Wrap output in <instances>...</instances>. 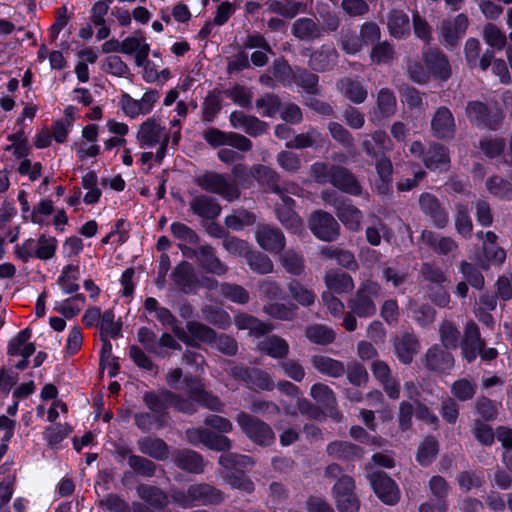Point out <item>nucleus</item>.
<instances>
[{
    "label": "nucleus",
    "mask_w": 512,
    "mask_h": 512,
    "mask_svg": "<svg viewBox=\"0 0 512 512\" xmlns=\"http://www.w3.org/2000/svg\"><path fill=\"white\" fill-rule=\"evenodd\" d=\"M330 184L344 193L359 196L362 186L355 175L346 167L335 165L331 174Z\"/></svg>",
    "instance_id": "nucleus-17"
},
{
    "label": "nucleus",
    "mask_w": 512,
    "mask_h": 512,
    "mask_svg": "<svg viewBox=\"0 0 512 512\" xmlns=\"http://www.w3.org/2000/svg\"><path fill=\"white\" fill-rule=\"evenodd\" d=\"M185 331L188 334V338L192 340V344L187 345L194 348L199 347L198 342H203L205 344L212 345L213 340H215L216 331L211 327L198 321H187Z\"/></svg>",
    "instance_id": "nucleus-30"
},
{
    "label": "nucleus",
    "mask_w": 512,
    "mask_h": 512,
    "mask_svg": "<svg viewBox=\"0 0 512 512\" xmlns=\"http://www.w3.org/2000/svg\"><path fill=\"white\" fill-rule=\"evenodd\" d=\"M287 288L291 297L300 305L308 307L314 304L316 299L315 293L300 282L292 280Z\"/></svg>",
    "instance_id": "nucleus-58"
},
{
    "label": "nucleus",
    "mask_w": 512,
    "mask_h": 512,
    "mask_svg": "<svg viewBox=\"0 0 512 512\" xmlns=\"http://www.w3.org/2000/svg\"><path fill=\"white\" fill-rule=\"evenodd\" d=\"M220 293L226 299L242 305L250 300L249 292L238 284L222 283L220 285Z\"/></svg>",
    "instance_id": "nucleus-59"
},
{
    "label": "nucleus",
    "mask_w": 512,
    "mask_h": 512,
    "mask_svg": "<svg viewBox=\"0 0 512 512\" xmlns=\"http://www.w3.org/2000/svg\"><path fill=\"white\" fill-rule=\"evenodd\" d=\"M370 485L379 499L387 505H395L400 499L399 489L385 472L375 471L368 475Z\"/></svg>",
    "instance_id": "nucleus-10"
},
{
    "label": "nucleus",
    "mask_w": 512,
    "mask_h": 512,
    "mask_svg": "<svg viewBox=\"0 0 512 512\" xmlns=\"http://www.w3.org/2000/svg\"><path fill=\"white\" fill-rule=\"evenodd\" d=\"M157 318L163 325H168L172 328L174 335L185 344H192V340L188 338L186 331L178 325L177 318L171 311L165 307H160L157 310Z\"/></svg>",
    "instance_id": "nucleus-52"
},
{
    "label": "nucleus",
    "mask_w": 512,
    "mask_h": 512,
    "mask_svg": "<svg viewBox=\"0 0 512 512\" xmlns=\"http://www.w3.org/2000/svg\"><path fill=\"white\" fill-rule=\"evenodd\" d=\"M311 397L318 402L320 405H322L325 409L330 411L331 415L336 414V398L335 394L332 391V389L329 388V386L322 384V383H316L312 385L310 390Z\"/></svg>",
    "instance_id": "nucleus-45"
},
{
    "label": "nucleus",
    "mask_w": 512,
    "mask_h": 512,
    "mask_svg": "<svg viewBox=\"0 0 512 512\" xmlns=\"http://www.w3.org/2000/svg\"><path fill=\"white\" fill-rule=\"evenodd\" d=\"M171 277L184 294L195 293L199 288V277L193 266L187 261L180 262L172 271Z\"/></svg>",
    "instance_id": "nucleus-16"
},
{
    "label": "nucleus",
    "mask_w": 512,
    "mask_h": 512,
    "mask_svg": "<svg viewBox=\"0 0 512 512\" xmlns=\"http://www.w3.org/2000/svg\"><path fill=\"white\" fill-rule=\"evenodd\" d=\"M245 259L250 269L257 274H268L273 271L272 260L260 251L250 250Z\"/></svg>",
    "instance_id": "nucleus-54"
},
{
    "label": "nucleus",
    "mask_w": 512,
    "mask_h": 512,
    "mask_svg": "<svg viewBox=\"0 0 512 512\" xmlns=\"http://www.w3.org/2000/svg\"><path fill=\"white\" fill-rule=\"evenodd\" d=\"M311 365L318 372L327 376L338 378L345 374L346 367L343 362L324 355H313Z\"/></svg>",
    "instance_id": "nucleus-33"
},
{
    "label": "nucleus",
    "mask_w": 512,
    "mask_h": 512,
    "mask_svg": "<svg viewBox=\"0 0 512 512\" xmlns=\"http://www.w3.org/2000/svg\"><path fill=\"white\" fill-rule=\"evenodd\" d=\"M121 52L127 55L135 53V64L141 67L148 58L150 46L143 36H131L121 42Z\"/></svg>",
    "instance_id": "nucleus-28"
},
{
    "label": "nucleus",
    "mask_w": 512,
    "mask_h": 512,
    "mask_svg": "<svg viewBox=\"0 0 512 512\" xmlns=\"http://www.w3.org/2000/svg\"><path fill=\"white\" fill-rule=\"evenodd\" d=\"M138 449L156 460H164L168 457V446L160 438L143 437L137 441Z\"/></svg>",
    "instance_id": "nucleus-40"
},
{
    "label": "nucleus",
    "mask_w": 512,
    "mask_h": 512,
    "mask_svg": "<svg viewBox=\"0 0 512 512\" xmlns=\"http://www.w3.org/2000/svg\"><path fill=\"white\" fill-rule=\"evenodd\" d=\"M203 138L214 148L229 145L241 152H248L253 146L251 140L246 136L236 132H223L217 128H209L204 131Z\"/></svg>",
    "instance_id": "nucleus-9"
},
{
    "label": "nucleus",
    "mask_w": 512,
    "mask_h": 512,
    "mask_svg": "<svg viewBox=\"0 0 512 512\" xmlns=\"http://www.w3.org/2000/svg\"><path fill=\"white\" fill-rule=\"evenodd\" d=\"M431 131L437 139H452L456 132L455 119L449 108H437L431 119Z\"/></svg>",
    "instance_id": "nucleus-14"
},
{
    "label": "nucleus",
    "mask_w": 512,
    "mask_h": 512,
    "mask_svg": "<svg viewBox=\"0 0 512 512\" xmlns=\"http://www.w3.org/2000/svg\"><path fill=\"white\" fill-rule=\"evenodd\" d=\"M192 212L204 219L214 220L221 213V206L218 201L207 195H197L190 202Z\"/></svg>",
    "instance_id": "nucleus-25"
},
{
    "label": "nucleus",
    "mask_w": 512,
    "mask_h": 512,
    "mask_svg": "<svg viewBox=\"0 0 512 512\" xmlns=\"http://www.w3.org/2000/svg\"><path fill=\"white\" fill-rule=\"evenodd\" d=\"M326 451L329 456L345 461H358L362 459L364 450L348 441H334L328 444Z\"/></svg>",
    "instance_id": "nucleus-26"
},
{
    "label": "nucleus",
    "mask_w": 512,
    "mask_h": 512,
    "mask_svg": "<svg viewBox=\"0 0 512 512\" xmlns=\"http://www.w3.org/2000/svg\"><path fill=\"white\" fill-rule=\"evenodd\" d=\"M395 353L403 364H410L414 356L419 352L420 343L417 337L410 332H403L393 339Z\"/></svg>",
    "instance_id": "nucleus-21"
},
{
    "label": "nucleus",
    "mask_w": 512,
    "mask_h": 512,
    "mask_svg": "<svg viewBox=\"0 0 512 512\" xmlns=\"http://www.w3.org/2000/svg\"><path fill=\"white\" fill-rule=\"evenodd\" d=\"M236 422L254 444L269 447L275 442V434L271 426L260 418L241 411L236 416Z\"/></svg>",
    "instance_id": "nucleus-3"
},
{
    "label": "nucleus",
    "mask_w": 512,
    "mask_h": 512,
    "mask_svg": "<svg viewBox=\"0 0 512 512\" xmlns=\"http://www.w3.org/2000/svg\"><path fill=\"white\" fill-rule=\"evenodd\" d=\"M377 107L381 117L389 118L396 113L397 102L395 94L389 88H382L377 94Z\"/></svg>",
    "instance_id": "nucleus-55"
},
{
    "label": "nucleus",
    "mask_w": 512,
    "mask_h": 512,
    "mask_svg": "<svg viewBox=\"0 0 512 512\" xmlns=\"http://www.w3.org/2000/svg\"><path fill=\"white\" fill-rule=\"evenodd\" d=\"M465 115L471 125L491 131L500 129L504 119L503 112L499 107L478 100L467 103Z\"/></svg>",
    "instance_id": "nucleus-2"
},
{
    "label": "nucleus",
    "mask_w": 512,
    "mask_h": 512,
    "mask_svg": "<svg viewBox=\"0 0 512 512\" xmlns=\"http://www.w3.org/2000/svg\"><path fill=\"white\" fill-rule=\"evenodd\" d=\"M221 465L227 472L232 469L247 468L254 465V461L250 456L241 455L236 453H224L218 459Z\"/></svg>",
    "instance_id": "nucleus-57"
},
{
    "label": "nucleus",
    "mask_w": 512,
    "mask_h": 512,
    "mask_svg": "<svg viewBox=\"0 0 512 512\" xmlns=\"http://www.w3.org/2000/svg\"><path fill=\"white\" fill-rule=\"evenodd\" d=\"M222 107V99L220 92L213 90L208 94L203 103L202 119L206 122H211Z\"/></svg>",
    "instance_id": "nucleus-63"
},
{
    "label": "nucleus",
    "mask_w": 512,
    "mask_h": 512,
    "mask_svg": "<svg viewBox=\"0 0 512 512\" xmlns=\"http://www.w3.org/2000/svg\"><path fill=\"white\" fill-rule=\"evenodd\" d=\"M176 466L184 471L201 474L204 471V459L196 451L189 449L178 450L174 454Z\"/></svg>",
    "instance_id": "nucleus-27"
},
{
    "label": "nucleus",
    "mask_w": 512,
    "mask_h": 512,
    "mask_svg": "<svg viewBox=\"0 0 512 512\" xmlns=\"http://www.w3.org/2000/svg\"><path fill=\"white\" fill-rule=\"evenodd\" d=\"M190 492L194 503H199L203 506H218L226 498L223 491L205 482L190 485Z\"/></svg>",
    "instance_id": "nucleus-18"
},
{
    "label": "nucleus",
    "mask_w": 512,
    "mask_h": 512,
    "mask_svg": "<svg viewBox=\"0 0 512 512\" xmlns=\"http://www.w3.org/2000/svg\"><path fill=\"white\" fill-rule=\"evenodd\" d=\"M195 183L207 192L222 196L228 202L239 199L241 194L237 184L227 181L217 172H205L195 178Z\"/></svg>",
    "instance_id": "nucleus-5"
},
{
    "label": "nucleus",
    "mask_w": 512,
    "mask_h": 512,
    "mask_svg": "<svg viewBox=\"0 0 512 512\" xmlns=\"http://www.w3.org/2000/svg\"><path fill=\"white\" fill-rule=\"evenodd\" d=\"M199 266L207 273L215 274L217 276L225 275L228 271V266L225 265L216 255L215 249L210 245H202L199 247Z\"/></svg>",
    "instance_id": "nucleus-24"
},
{
    "label": "nucleus",
    "mask_w": 512,
    "mask_h": 512,
    "mask_svg": "<svg viewBox=\"0 0 512 512\" xmlns=\"http://www.w3.org/2000/svg\"><path fill=\"white\" fill-rule=\"evenodd\" d=\"M321 199L334 208L337 218L347 229L354 232L361 229L363 214L349 199L333 189L323 190Z\"/></svg>",
    "instance_id": "nucleus-1"
},
{
    "label": "nucleus",
    "mask_w": 512,
    "mask_h": 512,
    "mask_svg": "<svg viewBox=\"0 0 512 512\" xmlns=\"http://www.w3.org/2000/svg\"><path fill=\"white\" fill-rule=\"evenodd\" d=\"M483 348H485V341L480 336L478 325L472 321L468 322L461 342L463 357L467 362L471 363L477 358Z\"/></svg>",
    "instance_id": "nucleus-15"
},
{
    "label": "nucleus",
    "mask_w": 512,
    "mask_h": 512,
    "mask_svg": "<svg viewBox=\"0 0 512 512\" xmlns=\"http://www.w3.org/2000/svg\"><path fill=\"white\" fill-rule=\"evenodd\" d=\"M291 33L299 40L312 41L321 37V28L313 19L303 17L293 23Z\"/></svg>",
    "instance_id": "nucleus-39"
},
{
    "label": "nucleus",
    "mask_w": 512,
    "mask_h": 512,
    "mask_svg": "<svg viewBox=\"0 0 512 512\" xmlns=\"http://www.w3.org/2000/svg\"><path fill=\"white\" fill-rule=\"evenodd\" d=\"M419 205L423 213L431 218L437 228L442 229L447 226L448 213L434 195L422 193L419 197Z\"/></svg>",
    "instance_id": "nucleus-20"
},
{
    "label": "nucleus",
    "mask_w": 512,
    "mask_h": 512,
    "mask_svg": "<svg viewBox=\"0 0 512 512\" xmlns=\"http://www.w3.org/2000/svg\"><path fill=\"white\" fill-rule=\"evenodd\" d=\"M338 88L343 95L354 104L363 103L368 95L367 89L361 81L344 77L338 82Z\"/></svg>",
    "instance_id": "nucleus-36"
},
{
    "label": "nucleus",
    "mask_w": 512,
    "mask_h": 512,
    "mask_svg": "<svg viewBox=\"0 0 512 512\" xmlns=\"http://www.w3.org/2000/svg\"><path fill=\"white\" fill-rule=\"evenodd\" d=\"M259 350L273 358L284 359L289 353V345L283 338L272 335L262 340Z\"/></svg>",
    "instance_id": "nucleus-41"
},
{
    "label": "nucleus",
    "mask_w": 512,
    "mask_h": 512,
    "mask_svg": "<svg viewBox=\"0 0 512 512\" xmlns=\"http://www.w3.org/2000/svg\"><path fill=\"white\" fill-rule=\"evenodd\" d=\"M222 478L228 483L233 489H239L247 493L254 491V484L248 476L242 471L224 472Z\"/></svg>",
    "instance_id": "nucleus-60"
},
{
    "label": "nucleus",
    "mask_w": 512,
    "mask_h": 512,
    "mask_svg": "<svg viewBox=\"0 0 512 512\" xmlns=\"http://www.w3.org/2000/svg\"><path fill=\"white\" fill-rule=\"evenodd\" d=\"M422 241L436 253L446 255L457 248L456 242L451 237H438L430 230H424L421 234Z\"/></svg>",
    "instance_id": "nucleus-42"
},
{
    "label": "nucleus",
    "mask_w": 512,
    "mask_h": 512,
    "mask_svg": "<svg viewBox=\"0 0 512 512\" xmlns=\"http://www.w3.org/2000/svg\"><path fill=\"white\" fill-rule=\"evenodd\" d=\"M307 339L318 345H328L335 340L334 331L322 324H313L305 329Z\"/></svg>",
    "instance_id": "nucleus-51"
},
{
    "label": "nucleus",
    "mask_w": 512,
    "mask_h": 512,
    "mask_svg": "<svg viewBox=\"0 0 512 512\" xmlns=\"http://www.w3.org/2000/svg\"><path fill=\"white\" fill-rule=\"evenodd\" d=\"M254 179L262 186H267L273 193L281 192L279 185L280 176L272 168L265 165L253 166Z\"/></svg>",
    "instance_id": "nucleus-43"
},
{
    "label": "nucleus",
    "mask_w": 512,
    "mask_h": 512,
    "mask_svg": "<svg viewBox=\"0 0 512 512\" xmlns=\"http://www.w3.org/2000/svg\"><path fill=\"white\" fill-rule=\"evenodd\" d=\"M327 128L331 137L343 148L346 150H351L354 148V138L342 124L332 121L328 123Z\"/></svg>",
    "instance_id": "nucleus-61"
},
{
    "label": "nucleus",
    "mask_w": 512,
    "mask_h": 512,
    "mask_svg": "<svg viewBox=\"0 0 512 512\" xmlns=\"http://www.w3.org/2000/svg\"><path fill=\"white\" fill-rule=\"evenodd\" d=\"M380 286L374 281L364 282L356 294L348 301V307L352 313L359 317H370L376 312L373 298L378 297Z\"/></svg>",
    "instance_id": "nucleus-6"
},
{
    "label": "nucleus",
    "mask_w": 512,
    "mask_h": 512,
    "mask_svg": "<svg viewBox=\"0 0 512 512\" xmlns=\"http://www.w3.org/2000/svg\"><path fill=\"white\" fill-rule=\"evenodd\" d=\"M293 80L309 96L320 94L319 77L317 74L307 69H298L293 76Z\"/></svg>",
    "instance_id": "nucleus-47"
},
{
    "label": "nucleus",
    "mask_w": 512,
    "mask_h": 512,
    "mask_svg": "<svg viewBox=\"0 0 512 512\" xmlns=\"http://www.w3.org/2000/svg\"><path fill=\"white\" fill-rule=\"evenodd\" d=\"M163 132L164 128L154 118H150L140 125L137 139L141 144L153 146L163 139Z\"/></svg>",
    "instance_id": "nucleus-37"
},
{
    "label": "nucleus",
    "mask_w": 512,
    "mask_h": 512,
    "mask_svg": "<svg viewBox=\"0 0 512 512\" xmlns=\"http://www.w3.org/2000/svg\"><path fill=\"white\" fill-rule=\"evenodd\" d=\"M234 320L238 329L249 330L256 336L265 335L272 330V325L264 323L258 318L246 313L236 315Z\"/></svg>",
    "instance_id": "nucleus-44"
},
{
    "label": "nucleus",
    "mask_w": 512,
    "mask_h": 512,
    "mask_svg": "<svg viewBox=\"0 0 512 512\" xmlns=\"http://www.w3.org/2000/svg\"><path fill=\"white\" fill-rule=\"evenodd\" d=\"M438 452V441L435 439V437L428 436L421 442L417 450L416 460L420 465L428 466L434 461Z\"/></svg>",
    "instance_id": "nucleus-49"
},
{
    "label": "nucleus",
    "mask_w": 512,
    "mask_h": 512,
    "mask_svg": "<svg viewBox=\"0 0 512 512\" xmlns=\"http://www.w3.org/2000/svg\"><path fill=\"white\" fill-rule=\"evenodd\" d=\"M387 27L392 37L402 39L410 34L409 16L402 10L393 9L387 16Z\"/></svg>",
    "instance_id": "nucleus-31"
},
{
    "label": "nucleus",
    "mask_w": 512,
    "mask_h": 512,
    "mask_svg": "<svg viewBox=\"0 0 512 512\" xmlns=\"http://www.w3.org/2000/svg\"><path fill=\"white\" fill-rule=\"evenodd\" d=\"M258 245L265 251L278 254L285 248L286 240L278 227L269 224H259L255 231Z\"/></svg>",
    "instance_id": "nucleus-11"
},
{
    "label": "nucleus",
    "mask_w": 512,
    "mask_h": 512,
    "mask_svg": "<svg viewBox=\"0 0 512 512\" xmlns=\"http://www.w3.org/2000/svg\"><path fill=\"white\" fill-rule=\"evenodd\" d=\"M423 61L434 78L447 81L452 74L450 63L446 55L438 48H428L423 51Z\"/></svg>",
    "instance_id": "nucleus-13"
},
{
    "label": "nucleus",
    "mask_w": 512,
    "mask_h": 512,
    "mask_svg": "<svg viewBox=\"0 0 512 512\" xmlns=\"http://www.w3.org/2000/svg\"><path fill=\"white\" fill-rule=\"evenodd\" d=\"M201 313L205 321L220 329H227L231 325L229 314L222 308L206 305L201 309Z\"/></svg>",
    "instance_id": "nucleus-48"
},
{
    "label": "nucleus",
    "mask_w": 512,
    "mask_h": 512,
    "mask_svg": "<svg viewBox=\"0 0 512 512\" xmlns=\"http://www.w3.org/2000/svg\"><path fill=\"white\" fill-rule=\"evenodd\" d=\"M424 165L431 170L446 171L450 167L448 148L440 143H432L424 155Z\"/></svg>",
    "instance_id": "nucleus-23"
},
{
    "label": "nucleus",
    "mask_w": 512,
    "mask_h": 512,
    "mask_svg": "<svg viewBox=\"0 0 512 512\" xmlns=\"http://www.w3.org/2000/svg\"><path fill=\"white\" fill-rule=\"evenodd\" d=\"M228 375L235 381L243 382L252 390L272 391L275 382L272 376L265 370L244 364H234L228 371Z\"/></svg>",
    "instance_id": "nucleus-4"
},
{
    "label": "nucleus",
    "mask_w": 512,
    "mask_h": 512,
    "mask_svg": "<svg viewBox=\"0 0 512 512\" xmlns=\"http://www.w3.org/2000/svg\"><path fill=\"white\" fill-rule=\"evenodd\" d=\"M483 38L490 47L497 50L503 49L507 43L506 35L492 23H489L484 27Z\"/></svg>",
    "instance_id": "nucleus-64"
},
{
    "label": "nucleus",
    "mask_w": 512,
    "mask_h": 512,
    "mask_svg": "<svg viewBox=\"0 0 512 512\" xmlns=\"http://www.w3.org/2000/svg\"><path fill=\"white\" fill-rule=\"evenodd\" d=\"M361 146L365 154L373 160L382 153L391 150L389 136L382 130H376L370 135H365Z\"/></svg>",
    "instance_id": "nucleus-22"
},
{
    "label": "nucleus",
    "mask_w": 512,
    "mask_h": 512,
    "mask_svg": "<svg viewBox=\"0 0 512 512\" xmlns=\"http://www.w3.org/2000/svg\"><path fill=\"white\" fill-rule=\"evenodd\" d=\"M338 44L341 49L349 55H354L360 52L363 45L360 36L348 27L341 29L338 37Z\"/></svg>",
    "instance_id": "nucleus-53"
},
{
    "label": "nucleus",
    "mask_w": 512,
    "mask_h": 512,
    "mask_svg": "<svg viewBox=\"0 0 512 512\" xmlns=\"http://www.w3.org/2000/svg\"><path fill=\"white\" fill-rule=\"evenodd\" d=\"M468 25V18L464 14L457 15L453 20L442 21L438 27L440 42L447 47H455Z\"/></svg>",
    "instance_id": "nucleus-12"
},
{
    "label": "nucleus",
    "mask_w": 512,
    "mask_h": 512,
    "mask_svg": "<svg viewBox=\"0 0 512 512\" xmlns=\"http://www.w3.org/2000/svg\"><path fill=\"white\" fill-rule=\"evenodd\" d=\"M324 282L329 292L342 294L354 289L352 277L340 270H329L324 276Z\"/></svg>",
    "instance_id": "nucleus-29"
},
{
    "label": "nucleus",
    "mask_w": 512,
    "mask_h": 512,
    "mask_svg": "<svg viewBox=\"0 0 512 512\" xmlns=\"http://www.w3.org/2000/svg\"><path fill=\"white\" fill-rule=\"evenodd\" d=\"M229 120L233 128H240L252 137L266 133L269 127L267 122L260 120L256 116L247 115L242 111H233L230 114Z\"/></svg>",
    "instance_id": "nucleus-19"
},
{
    "label": "nucleus",
    "mask_w": 512,
    "mask_h": 512,
    "mask_svg": "<svg viewBox=\"0 0 512 512\" xmlns=\"http://www.w3.org/2000/svg\"><path fill=\"white\" fill-rule=\"evenodd\" d=\"M312 234L326 242L336 241L340 236V225L332 214L324 210L313 211L308 219Z\"/></svg>",
    "instance_id": "nucleus-7"
},
{
    "label": "nucleus",
    "mask_w": 512,
    "mask_h": 512,
    "mask_svg": "<svg viewBox=\"0 0 512 512\" xmlns=\"http://www.w3.org/2000/svg\"><path fill=\"white\" fill-rule=\"evenodd\" d=\"M487 190L497 198L512 200V183L500 176H492L486 181Z\"/></svg>",
    "instance_id": "nucleus-56"
},
{
    "label": "nucleus",
    "mask_w": 512,
    "mask_h": 512,
    "mask_svg": "<svg viewBox=\"0 0 512 512\" xmlns=\"http://www.w3.org/2000/svg\"><path fill=\"white\" fill-rule=\"evenodd\" d=\"M265 5L268 7L270 12L289 19L294 18L300 11H304L306 8L304 3L293 2L291 0H268Z\"/></svg>",
    "instance_id": "nucleus-46"
},
{
    "label": "nucleus",
    "mask_w": 512,
    "mask_h": 512,
    "mask_svg": "<svg viewBox=\"0 0 512 512\" xmlns=\"http://www.w3.org/2000/svg\"><path fill=\"white\" fill-rule=\"evenodd\" d=\"M136 491L139 498L154 509H163L168 504L167 494L157 486L140 484Z\"/></svg>",
    "instance_id": "nucleus-34"
},
{
    "label": "nucleus",
    "mask_w": 512,
    "mask_h": 512,
    "mask_svg": "<svg viewBox=\"0 0 512 512\" xmlns=\"http://www.w3.org/2000/svg\"><path fill=\"white\" fill-rule=\"evenodd\" d=\"M174 399V393L169 390H161L158 392L149 391L143 396V402L150 410L155 413V428L161 429L167 425L168 412L171 407V401Z\"/></svg>",
    "instance_id": "nucleus-8"
},
{
    "label": "nucleus",
    "mask_w": 512,
    "mask_h": 512,
    "mask_svg": "<svg viewBox=\"0 0 512 512\" xmlns=\"http://www.w3.org/2000/svg\"><path fill=\"white\" fill-rule=\"evenodd\" d=\"M338 58L335 48L322 46L319 50L314 51L310 55L309 66L318 72L331 69Z\"/></svg>",
    "instance_id": "nucleus-35"
},
{
    "label": "nucleus",
    "mask_w": 512,
    "mask_h": 512,
    "mask_svg": "<svg viewBox=\"0 0 512 512\" xmlns=\"http://www.w3.org/2000/svg\"><path fill=\"white\" fill-rule=\"evenodd\" d=\"M275 214L281 225L293 234H301L304 224L300 216L289 206H275Z\"/></svg>",
    "instance_id": "nucleus-38"
},
{
    "label": "nucleus",
    "mask_w": 512,
    "mask_h": 512,
    "mask_svg": "<svg viewBox=\"0 0 512 512\" xmlns=\"http://www.w3.org/2000/svg\"><path fill=\"white\" fill-rule=\"evenodd\" d=\"M455 229L462 237L468 239L472 236L473 223L466 205L458 203L455 206Z\"/></svg>",
    "instance_id": "nucleus-50"
},
{
    "label": "nucleus",
    "mask_w": 512,
    "mask_h": 512,
    "mask_svg": "<svg viewBox=\"0 0 512 512\" xmlns=\"http://www.w3.org/2000/svg\"><path fill=\"white\" fill-rule=\"evenodd\" d=\"M370 57L373 63L388 64L395 58V50L388 41L378 42L371 50Z\"/></svg>",
    "instance_id": "nucleus-62"
},
{
    "label": "nucleus",
    "mask_w": 512,
    "mask_h": 512,
    "mask_svg": "<svg viewBox=\"0 0 512 512\" xmlns=\"http://www.w3.org/2000/svg\"><path fill=\"white\" fill-rule=\"evenodd\" d=\"M426 366L436 372H445L453 368L454 357L450 352L434 346L426 353Z\"/></svg>",
    "instance_id": "nucleus-32"
}]
</instances>
